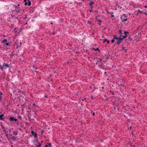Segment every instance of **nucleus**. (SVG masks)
<instances>
[{
	"label": "nucleus",
	"instance_id": "f03ea898",
	"mask_svg": "<svg viewBox=\"0 0 147 147\" xmlns=\"http://www.w3.org/2000/svg\"><path fill=\"white\" fill-rule=\"evenodd\" d=\"M118 40L117 42V44L119 45L120 44L121 41L123 40V38L120 37Z\"/></svg>",
	"mask_w": 147,
	"mask_h": 147
},
{
	"label": "nucleus",
	"instance_id": "f257e3e1",
	"mask_svg": "<svg viewBox=\"0 0 147 147\" xmlns=\"http://www.w3.org/2000/svg\"><path fill=\"white\" fill-rule=\"evenodd\" d=\"M10 66V65L8 63H4L3 64V66L4 67V68H3V69H6L7 67H9Z\"/></svg>",
	"mask_w": 147,
	"mask_h": 147
},
{
	"label": "nucleus",
	"instance_id": "ddd939ff",
	"mask_svg": "<svg viewBox=\"0 0 147 147\" xmlns=\"http://www.w3.org/2000/svg\"><path fill=\"white\" fill-rule=\"evenodd\" d=\"M7 40L6 39H5L3 40V41H2V43H5L7 42Z\"/></svg>",
	"mask_w": 147,
	"mask_h": 147
},
{
	"label": "nucleus",
	"instance_id": "6e6d98bb",
	"mask_svg": "<svg viewBox=\"0 0 147 147\" xmlns=\"http://www.w3.org/2000/svg\"><path fill=\"white\" fill-rule=\"evenodd\" d=\"M108 98H106V100H108Z\"/></svg>",
	"mask_w": 147,
	"mask_h": 147
},
{
	"label": "nucleus",
	"instance_id": "393cba45",
	"mask_svg": "<svg viewBox=\"0 0 147 147\" xmlns=\"http://www.w3.org/2000/svg\"><path fill=\"white\" fill-rule=\"evenodd\" d=\"M115 41V39L113 38V39L112 40H111V42L112 43H113Z\"/></svg>",
	"mask_w": 147,
	"mask_h": 147
},
{
	"label": "nucleus",
	"instance_id": "c03bdc74",
	"mask_svg": "<svg viewBox=\"0 0 147 147\" xmlns=\"http://www.w3.org/2000/svg\"><path fill=\"white\" fill-rule=\"evenodd\" d=\"M113 105H116V103L115 102H114L113 103Z\"/></svg>",
	"mask_w": 147,
	"mask_h": 147
},
{
	"label": "nucleus",
	"instance_id": "8fccbe9b",
	"mask_svg": "<svg viewBox=\"0 0 147 147\" xmlns=\"http://www.w3.org/2000/svg\"><path fill=\"white\" fill-rule=\"evenodd\" d=\"M91 98H93V96H91Z\"/></svg>",
	"mask_w": 147,
	"mask_h": 147
},
{
	"label": "nucleus",
	"instance_id": "ea45409f",
	"mask_svg": "<svg viewBox=\"0 0 147 147\" xmlns=\"http://www.w3.org/2000/svg\"><path fill=\"white\" fill-rule=\"evenodd\" d=\"M124 51L125 52H126L127 51V49L124 50Z\"/></svg>",
	"mask_w": 147,
	"mask_h": 147
},
{
	"label": "nucleus",
	"instance_id": "4d7b16f0",
	"mask_svg": "<svg viewBox=\"0 0 147 147\" xmlns=\"http://www.w3.org/2000/svg\"><path fill=\"white\" fill-rule=\"evenodd\" d=\"M95 11V12H98V11Z\"/></svg>",
	"mask_w": 147,
	"mask_h": 147
},
{
	"label": "nucleus",
	"instance_id": "bb28decb",
	"mask_svg": "<svg viewBox=\"0 0 147 147\" xmlns=\"http://www.w3.org/2000/svg\"><path fill=\"white\" fill-rule=\"evenodd\" d=\"M18 118L20 119H22V117L21 116H18Z\"/></svg>",
	"mask_w": 147,
	"mask_h": 147
},
{
	"label": "nucleus",
	"instance_id": "a18cd8bd",
	"mask_svg": "<svg viewBox=\"0 0 147 147\" xmlns=\"http://www.w3.org/2000/svg\"><path fill=\"white\" fill-rule=\"evenodd\" d=\"M144 7L145 8H146L147 7V6L146 5L144 6Z\"/></svg>",
	"mask_w": 147,
	"mask_h": 147
},
{
	"label": "nucleus",
	"instance_id": "774afa93",
	"mask_svg": "<svg viewBox=\"0 0 147 147\" xmlns=\"http://www.w3.org/2000/svg\"><path fill=\"white\" fill-rule=\"evenodd\" d=\"M20 5L19 4H18V6H20Z\"/></svg>",
	"mask_w": 147,
	"mask_h": 147
},
{
	"label": "nucleus",
	"instance_id": "423d86ee",
	"mask_svg": "<svg viewBox=\"0 0 147 147\" xmlns=\"http://www.w3.org/2000/svg\"><path fill=\"white\" fill-rule=\"evenodd\" d=\"M120 37H117V36L116 35H114L113 36V38H114V39H117V40H118V39H119V38H120Z\"/></svg>",
	"mask_w": 147,
	"mask_h": 147
},
{
	"label": "nucleus",
	"instance_id": "72a5a7b5",
	"mask_svg": "<svg viewBox=\"0 0 147 147\" xmlns=\"http://www.w3.org/2000/svg\"><path fill=\"white\" fill-rule=\"evenodd\" d=\"M24 5H28V3L26 2H25L24 3Z\"/></svg>",
	"mask_w": 147,
	"mask_h": 147
},
{
	"label": "nucleus",
	"instance_id": "5fc2aeb1",
	"mask_svg": "<svg viewBox=\"0 0 147 147\" xmlns=\"http://www.w3.org/2000/svg\"><path fill=\"white\" fill-rule=\"evenodd\" d=\"M1 96H0V101H1Z\"/></svg>",
	"mask_w": 147,
	"mask_h": 147
},
{
	"label": "nucleus",
	"instance_id": "7c9ffc66",
	"mask_svg": "<svg viewBox=\"0 0 147 147\" xmlns=\"http://www.w3.org/2000/svg\"><path fill=\"white\" fill-rule=\"evenodd\" d=\"M17 120V119L14 118V121L15 122H16Z\"/></svg>",
	"mask_w": 147,
	"mask_h": 147
},
{
	"label": "nucleus",
	"instance_id": "b1692460",
	"mask_svg": "<svg viewBox=\"0 0 147 147\" xmlns=\"http://www.w3.org/2000/svg\"><path fill=\"white\" fill-rule=\"evenodd\" d=\"M49 146V147H51L52 146L51 145V143H49L48 144V146Z\"/></svg>",
	"mask_w": 147,
	"mask_h": 147
},
{
	"label": "nucleus",
	"instance_id": "09e8293b",
	"mask_svg": "<svg viewBox=\"0 0 147 147\" xmlns=\"http://www.w3.org/2000/svg\"><path fill=\"white\" fill-rule=\"evenodd\" d=\"M27 0H24V2H26V1Z\"/></svg>",
	"mask_w": 147,
	"mask_h": 147
},
{
	"label": "nucleus",
	"instance_id": "338daca9",
	"mask_svg": "<svg viewBox=\"0 0 147 147\" xmlns=\"http://www.w3.org/2000/svg\"><path fill=\"white\" fill-rule=\"evenodd\" d=\"M13 139L14 140H15V138H13Z\"/></svg>",
	"mask_w": 147,
	"mask_h": 147
},
{
	"label": "nucleus",
	"instance_id": "f704fd0d",
	"mask_svg": "<svg viewBox=\"0 0 147 147\" xmlns=\"http://www.w3.org/2000/svg\"><path fill=\"white\" fill-rule=\"evenodd\" d=\"M121 33H122V32H121V30H120V31H119V34H121Z\"/></svg>",
	"mask_w": 147,
	"mask_h": 147
},
{
	"label": "nucleus",
	"instance_id": "4c0bfd02",
	"mask_svg": "<svg viewBox=\"0 0 147 147\" xmlns=\"http://www.w3.org/2000/svg\"><path fill=\"white\" fill-rule=\"evenodd\" d=\"M122 50H124V48L123 47L122 48Z\"/></svg>",
	"mask_w": 147,
	"mask_h": 147
},
{
	"label": "nucleus",
	"instance_id": "1a4fd4ad",
	"mask_svg": "<svg viewBox=\"0 0 147 147\" xmlns=\"http://www.w3.org/2000/svg\"><path fill=\"white\" fill-rule=\"evenodd\" d=\"M93 50H95V51H98L99 52H100V51L99 50V49L98 48H97L96 49H94V48H93L92 49Z\"/></svg>",
	"mask_w": 147,
	"mask_h": 147
},
{
	"label": "nucleus",
	"instance_id": "79ce46f5",
	"mask_svg": "<svg viewBox=\"0 0 147 147\" xmlns=\"http://www.w3.org/2000/svg\"><path fill=\"white\" fill-rule=\"evenodd\" d=\"M55 34V32H53L52 33V34L53 35H54Z\"/></svg>",
	"mask_w": 147,
	"mask_h": 147
},
{
	"label": "nucleus",
	"instance_id": "a19ab883",
	"mask_svg": "<svg viewBox=\"0 0 147 147\" xmlns=\"http://www.w3.org/2000/svg\"><path fill=\"white\" fill-rule=\"evenodd\" d=\"M92 115L93 116H94L95 115V113H93L92 114Z\"/></svg>",
	"mask_w": 147,
	"mask_h": 147
},
{
	"label": "nucleus",
	"instance_id": "680f3d73",
	"mask_svg": "<svg viewBox=\"0 0 147 147\" xmlns=\"http://www.w3.org/2000/svg\"><path fill=\"white\" fill-rule=\"evenodd\" d=\"M15 7H16V8H17V6H15Z\"/></svg>",
	"mask_w": 147,
	"mask_h": 147
},
{
	"label": "nucleus",
	"instance_id": "e433bc0d",
	"mask_svg": "<svg viewBox=\"0 0 147 147\" xmlns=\"http://www.w3.org/2000/svg\"><path fill=\"white\" fill-rule=\"evenodd\" d=\"M44 130H42V131H41V133H42V134L43 133H44Z\"/></svg>",
	"mask_w": 147,
	"mask_h": 147
},
{
	"label": "nucleus",
	"instance_id": "9b49d317",
	"mask_svg": "<svg viewBox=\"0 0 147 147\" xmlns=\"http://www.w3.org/2000/svg\"><path fill=\"white\" fill-rule=\"evenodd\" d=\"M94 3V2L93 1L90 2L89 5L90 6H91V5H93Z\"/></svg>",
	"mask_w": 147,
	"mask_h": 147
},
{
	"label": "nucleus",
	"instance_id": "4be33fe9",
	"mask_svg": "<svg viewBox=\"0 0 147 147\" xmlns=\"http://www.w3.org/2000/svg\"><path fill=\"white\" fill-rule=\"evenodd\" d=\"M138 13H143V11H141L139 9H138Z\"/></svg>",
	"mask_w": 147,
	"mask_h": 147
},
{
	"label": "nucleus",
	"instance_id": "4468645a",
	"mask_svg": "<svg viewBox=\"0 0 147 147\" xmlns=\"http://www.w3.org/2000/svg\"><path fill=\"white\" fill-rule=\"evenodd\" d=\"M125 18L124 19H122V20L123 21H122V22H124L126 21H127V17H125Z\"/></svg>",
	"mask_w": 147,
	"mask_h": 147
},
{
	"label": "nucleus",
	"instance_id": "bf43d9fd",
	"mask_svg": "<svg viewBox=\"0 0 147 147\" xmlns=\"http://www.w3.org/2000/svg\"><path fill=\"white\" fill-rule=\"evenodd\" d=\"M106 58L107 59H108V58L107 57H106Z\"/></svg>",
	"mask_w": 147,
	"mask_h": 147
},
{
	"label": "nucleus",
	"instance_id": "f3484780",
	"mask_svg": "<svg viewBox=\"0 0 147 147\" xmlns=\"http://www.w3.org/2000/svg\"><path fill=\"white\" fill-rule=\"evenodd\" d=\"M125 17H124V16H121V21L122 22L123 21L122 19H124L125 18Z\"/></svg>",
	"mask_w": 147,
	"mask_h": 147
},
{
	"label": "nucleus",
	"instance_id": "37998d69",
	"mask_svg": "<svg viewBox=\"0 0 147 147\" xmlns=\"http://www.w3.org/2000/svg\"><path fill=\"white\" fill-rule=\"evenodd\" d=\"M45 147H48V145H46L45 146Z\"/></svg>",
	"mask_w": 147,
	"mask_h": 147
},
{
	"label": "nucleus",
	"instance_id": "e2e57ef3",
	"mask_svg": "<svg viewBox=\"0 0 147 147\" xmlns=\"http://www.w3.org/2000/svg\"><path fill=\"white\" fill-rule=\"evenodd\" d=\"M83 1H84V0H81Z\"/></svg>",
	"mask_w": 147,
	"mask_h": 147
},
{
	"label": "nucleus",
	"instance_id": "6e6552de",
	"mask_svg": "<svg viewBox=\"0 0 147 147\" xmlns=\"http://www.w3.org/2000/svg\"><path fill=\"white\" fill-rule=\"evenodd\" d=\"M18 132L16 131H13V134L16 136L18 134Z\"/></svg>",
	"mask_w": 147,
	"mask_h": 147
},
{
	"label": "nucleus",
	"instance_id": "7ed1b4c3",
	"mask_svg": "<svg viewBox=\"0 0 147 147\" xmlns=\"http://www.w3.org/2000/svg\"><path fill=\"white\" fill-rule=\"evenodd\" d=\"M31 133L33 136H35V137L37 138V134L36 133H34L33 131H31Z\"/></svg>",
	"mask_w": 147,
	"mask_h": 147
},
{
	"label": "nucleus",
	"instance_id": "f8f14e48",
	"mask_svg": "<svg viewBox=\"0 0 147 147\" xmlns=\"http://www.w3.org/2000/svg\"><path fill=\"white\" fill-rule=\"evenodd\" d=\"M28 1V6H30L31 5V2L29 0H27Z\"/></svg>",
	"mask_w": 147,
	"mask_h": 147
},
{
	"label": "nucleus",
	"instance_id": "dca6fc26",
	"mask_svg": "<svg viewBox=\"0 0 147 147\" xmlns=\"http://www.w3.org/2000/svg\"><path fill=\"white\" fill-rule=\"evenodd\" d=\"M41 146V144L40 143H39L38 145L36 146V147H40Z\"/></svg>",
	"mask_w": 147,
	"mask_h": 147
},
{
	"label": "nucleus",
	"instance_id": "69168bd1",
	"mask_svg": "<svg viewBox=\"0 0 147 147\" xmlns=\"http://www.w3.org/2000/svg\"><path fill=\"white\" fill-rule=\"evenodd\" d=\"M21 44H22V43H21V42H20V45H21Z\"/></svg>",
	"mask_w": 147,
	"mask_h": 147
},
{
	"label": "nucleus",
	"instance_id": "2f4dec72",
	"mask_svg": "<svg viewBox=\"0 0 147 147\" xmlns=\"http://www.w3.org/2000/svg\"><path fill=\"white\" fill-rule=\"evenodd\" d=\"M5 45L6 46H8L9 45V42H7L5 44Z\"/></svg>",
	"mask_w": 147,
	"mask_h": 147
},
{
	"label": "nucleus",
	"instance_id": "3c124183",
	"mask_svg": "<svg viewBox=\"0 0 147 147\" xmlns=\"http://www.w3.org/2000/svg\"><path fill=\"white\" fill-rule=\"evenodd\" d=\"M100 60V61H101L102 60L101 59H99Z\"/></svg>",
	"mask_w": 147,
	"mask_h": 147
},
{
	"label": "nucleus",
	"instance_id": "39448f33",
	"mask_svg": "<svg viewBox=\"0 0 147 147\" xmlns=\"http://www.w3.org/2000/svg\"><path fill=\"white\" fill-rule=\"evenodd\" d=\"M124 34H125V35L123 36V38H125L127 37V33H129V32H124Z\"/></svg>",
	"mask_w": 147,
	"mask_h": 147
},
{
	"label": "nucleus",
	"instance_id": "20e7f679",
	"mask_svg": "<svg viewBox=\"0 0 147 147\" xmlns=\"http://www.w3.org/2000/svg\"><path fill=\"white\" fill-rule=\"evenodd\" d=\"M9 120L10 121L13 122L14 120V117H11L9 118Z\"/></svg>",
	"mask_w": 147,
	"mask_h": 147
},
{
	"label": "nucleus",
	"instance_id": "13d9d810",
	"mask_svg": "<svg viewBox=\"0 0 147 147\" xmlns=\"http://www.w3.org/2000/svg\"><path fill=\"white\" fill-rule=\"evenodd\" d=\"M47 96H45V98H46L47 97Z\"/></svg>",
	"mask_w": 147,
	"mask_h": 147
},
{
	"label": "nucleus",
	"instance_id": "0eeeda50",
	"mask_svg": "<svg viewBox=\"0 0 147 147\" xmlns=\"http://www.w3.org/2000/svg\"><path fill=\"white\" fill-rule=\"evenodd\" d=\"M4 115L3 114H2L0 115V120H3V118L2 117L4 116Z\"/></svg>",
	"mask_w": 147,
	"mask_h": 147
},
{
	"label": "nucleus",
	"instance_id": "052dcab7",
	"mask_svg": "<svg viewBox=\"0 0 147 147\" xmlns=\"http://www.w3.org/2000/svg\"><path fill=\"white\" fill-rule=\"evenodd\" d=\"M105 74H106V72H105Z\"/></svg>",
	"mask_w": 147,
	"mask_h": 147
},
{
	"label": "nucleus",
	"instance_id": "473e14b6",
	"mask_svg": "<svg viewBox=\"0 0 147 147\" xmlns=\"http://www.w3.org/2000/svg\"><path fill=\"white\" fill-rule=\"evenodd\" d=\"M90 6V9H92L93 8V6L92 5H91Z\"/></svg>",
	"mask_w": 147,
	"mask_h": 147
},
{
	"label": "nucleus",
	"instance_id": "864d4df0",
	"mask_svg": "<svg viewBox=\"0 0 147 147\" xmlns=\"http://www.w3.org/2000/svg\"><path fill=\"white\" fill-rule=\"evenodd\" d=\"M110 12H109V11H107V13H110Z\"/></svg>",
	"mask_w": 147,
	"mask_h": 147
},
{
	"label": "nucleus",
	"instance_id": "58836bf2",
	"mask_svg": "<svg viewBox=\"0 0 147 147\" xmlns=\"http://www.w3.org/2000/svg\"><path fill=\"white\" fill-rule=\"evenodd\" d=\"M3 94V93L1 92H0V95H1Z\"/></svg>",
	"mask_w": 147,
	"mask_h": 147
},
{
	"label": "nucleus",
	"instance_id": "0e129e2a",
	"mask_svg": "<svg viewBox=\"0 0 147 147\" xmlns=\"http://www.w3.org/2000/svg\"><path fill=\"white\" fill-rule=\"evenodd\" d=\"M26 18V16H25V18Z\"/></svg>",
	"mask_w": 147,
	"mask_h": 147
},
{
	"label": "nucleus",
	"instance_id": "a878e982",
	"mask_svg": "<svg viewBox=\"0 0 147 147\" xmlns=\"http://www.w3.org/2000/svg\"><path fill=\"white\" fill-rule=\"evenodd\" d=\"M107 39H104L103 41V43H105L106 41H107Z\"/></svg>",
	"mask_w": 147,
	"mask_h": 147
},
{
	"label": "nucleus",
	"instance_id": "c85d7f7f",
	"mask_svg": "<svg viewBox=\"0 0 147 147\" xmlns=\"http://www.w3.org/2000/svg\"><path fill=\"white\" fill-rule=\"evenodd\" d=\"M121 16H124V17H126V15H125V14H123Z\"/></svg>",
	"mask_w": 147,
	"mask_h": 147
},
{
	"label": "nucleus",
	"instance_id": "6ab92c4d",
	"mask_svg": "<svg viewBox=\"0 0 147 147\" xmlns=\"http://www.w3.org/2000/svg\"><path fill=\"white\" fill-rule=\"evenodd\" d=\"M110 13L111 14V17L112 18L114 16L113 15V12H110Z\"/></svg>",
	"mask_w": 147,
	"mask_h": 147
},
{
	"label": "nucleus",
	"instance_id": "49530a36",
	"mask_svg": "<svg viewBox=\"0 0 147 147\" xmlns=\"http://www.w3.org/2000/svg\"><path fill=\"white\" fill-rule=\"evenodd\" d=\"M144 13L146 15H147V14H146V12Z\"/></svg>",
	"mask_w": 147,
	"mask_h": 147
},
{
	"label": "nucleus",
	"instance_id": "2eb2a0df",
	"mask_svg": "<svg viewBox=\"0 0 147 147\" xmlns=\"http://www.w3.org/2000/svg\"><path fill=\"white\" fill-rule=\"evenodd\" d=\"M3 68H4V67H3L2 65H0V69L2 70L3 69Z\"/></svg>",
	"mask_w": 147,
	"mask_h": 147
},
{
	"label": "nucleus",
	"instance_id": "412c9836",
	"mask_svg": "<svg viewBox=\"0 0 147 147\" xmlns=\"http://www.w3.org/2000/svg\"><path fill=\"white\" fill-rule=\"evenodd\" d=\"M129 38L130 40H133V39L132 38V37L131 36H129Z\"/></svg>",
	"mask_w": 147,
	"mask_h": 147
},
{
	"label": "nucleus",
	"instance_id": "603ef678",
	"mask_svg": "<svg viewBox=\"0 0 147 147\" xmlns=\"http://www.w3.org/2000/svg\"><path fill=\"white\" fill-rule=\"evenodd\" d=\"M112 94L113 95H114V94L113 92H112Z\"/></svg>",
	"mask_w": 147,
	"mask_h": 147
},
{
	"label": "nucleus",
	"instance_id": "a211bd4d",
	"mask_svg": "<svg viewBox=\"0 0 147 147\" xmlns=\"http://www.w3.org/2000/svg\"><path fill=\"white\" fill-rule=\"evenodd\" d=\"M5 136H6L7 138H9V136H8V133H7V132L5 133Z\"/></svg>",
	"mask_w": 147,
	"mask_h": 147
},
{
	"label": "nucleus",
	"instance_id": "cd10ccee",
	"mask_svg": "<svg viewBox=\"0 0 147 147\" xmlns=\"http://www.w3.org/2000/svg\"><path fill=\"white\" fill-rule=\"evenodd\" d=\"M142 27L141 26H139V27L138 28V30L139 29H141L142 28Z\"/></svg>",
	"mask_w": 147,
	"mask_h": 147
},
{
	"label": "nucleus",
	"instance_id": "9d476101",
	"mask_svg": "<svg viewBox=\"0 0 147 147\" xmlns=\"http://www.w3.org/2000/svg\"><path fill=\"white\" fill-rule=\"evenodd\" d=\"M1 127L2 128H3V131H4V132H5L6 131V130H5V127H4V126L3 125H1Z\"/></svg>",
	"mask_w": 147,
	"mask_h": 147
},
{
	"label": "nucleus",
	"instance_id": "aec40b11",
	"mask_svg": "<svg viewBox=\"0 0 147 147\" xmlns=\"http://www.w3.org/2000/svg\"><path fill=\"white\" fill-rule=\"evenodd\" d=\"M97 22L100 23H101L102 22V21L101 20H97Z\"/></svg>",
	"mask_w": 147,
	"mask_h": 147
},
{
	"label": "nucleus",
	"instance_id": "c756f323",
	"mask_svg": "<svg viewBox=\"0 0 147 147\" xmlns=\"http://www.w3.org/2000/svg\"><path fill=\"white\" fill-rule=\"evenodd\" d=\"M89 11L90 12H92L93 11V10H92V9H90L89 10Z\"/></svg>",
	"mask_w": 147,
	"mask_h": 147
},
{
	"label": "nucleus",
	"instance_id": "de8ad7c7",
	"mask_svg": "<svg viewBox=\"0 0 147 147\" xmlns=\"http://www.w3.org/2000/svg\"><path fill=\"white\" fill-rule=\"evenodd\" d=\"M98 62H96V65H98Z\"/></svg>",
	"mask_w": 147,
	"mask_h": 147
},
{
	"label": "nucleus",
	"instance_id": "c9c22d12",
	"mask_svg": "<svg viewBox=\"0 0 147 147\" xmlns=\"http://www.w3.org/2000/svg\"><path fill=\"white\" fill-rule=\"evenodd\" d=\"M107 43L108 44H109V42H110V41H109V40H107Z\"/></svg>",
	"mask_w": 147,
	"mask_h": 147
},
{
	"label": "nucleus",
	"instance_id": "5701e85b",
	"mask_svg": "<svg viewBox=\"0 0 147 147\" xmlns=\"http://www.w3.org/2000/svg\"><path fill=\"white\" fill-rule=\"evenodd\" d=\"M14 54L13 53H12L10 55V56H11V57H13L14 56Z\"/></svg>",
	"mask_w": 147,
	"mask_h": 147
}]
</instances>
